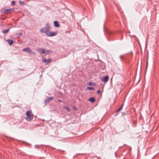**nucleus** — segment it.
Returning a JSON list of instances; mask_svg holds the SVG:
<instances>
[{
	"label": "nucleus",
	"mask_w": 159,
	"mask_h": 159,
	"mask_svg": "<svg viewBox=\"0 0 159 159\" xmlns=\"http://www.w3.org/2000/svg\"><path fill=\"white\" fill-rule=\"evenodd\" d=\"M120 58L121 59H122L123 58V56H122V55L120 56Z\"/></svg>",
	"instance_id": "5701e85b"
},
{
	"label": "nucleus",
	"mask_w": 159,
	"mask_h": 159,
	"mask_svg": "<svg viewBox=\"0 0 159 159\" xmlns=\"http://www.w3.org/2000/svg\"><path fill=\"white\" fill-rule=\"evenodd\" d=\"M52 60L51 59H49L48 60H47V63H48V62H50L52 61Z\"/></svg>",
	"instance_id": "6ab92c4d"
},
{
	"label": "nucleus",
	"mask_w": 159,
	"mask_h": 159,
	"mask_svg": "<svg viewBox=\"0 0 159 159\" xmlns=\"http://www.w3.org/2000/svg\"><path fill=\"white\" fill-rule=\"evenodd\" d=\"M44 102L45 103V105H46L47 103H48L47 101L46 100V99L45 100Z\"/></svg>",
	"instance_id": "412c9836"
},
{
	"label": "nucleus",
	"mask_w": 159,
	"mask_h": 159,
	"mask_svg": "<svg viewBox=\"0 0 159 159\" xmlns=\"http://www.w3.org/2000/svg\"><path fill=\"white\" fill-rule=\"evenodd\" d=\"M54 98V97H49L48 98L46 99V100L47 101V102L48 103L49 101L52 100Z\"/></svg>",
	"instance_id": "1a4fd4ad"
},
{
	"label": "nucleus",
	"mask_w": 159,
	"mask_h": 159,
	"mask_svg": "<svg viewBox=\"0 0 159 159\" xmlns=\"http://www.w3.org/2000/svg\"><path fill=\"white\" fill-rule=\"evenodd\" d=\"M97 93H100V91L99 90H98L97 91Z\"/></svg>",
	"instance_id": "4be33fe9"
},
{
	"label": "nucleus",
	"mask_w": 159,
	"mask_h": 159,
	"mask_svg": "<svg viewBox=\"0 0 159 159\" xmlns=\"http://www.w3.org/2000/svg\"><path fill=\"white\" fill-rule=\"evenodd\" d=\"M9 29H7L5 30H2V33L3 34H6L8 33L9 31Z\"/></svg>",
	"instance_id": "9b49d317"
},
{
	"label": "nucleus",
	"mask_w": 159,
	"mask_h": 159,
	"mask_svg": "<svg viewBox=\"0 0 159 159\" xmlns=\"http://www.w3.org/2000/svg\"><path fill=\"white\" fill-rule=\"evenodd\" d=\"M19 4L20 5H24L25 4L24 2L21 1H19Z\"/></svg>",
	"instance_id": "f3484780"
},
{
	"label": "nucleus",
	"mask_w": 159,
	"mask_h": 159,
	"mask_svg": "<svg viewBox=\"0 0 159 159\" xmlns=\"http://www.w3.org/2000/svg\"><path fill=\"white\" fill-rule=\"evenodd\" d=\"M42 61L43 62L47 63V60L46 59H44V58H43L42 59Z\"/></svg>",
	"instance_id": "a211bd4d"
},
{
	"label": "nucleus",
	"mask_w": 159,
	"mask_h": 159,
	"mask_svg": "<svg viewBox=\"0 0 159 159\" xmlns=\"http://www.w3.org/2000/svg\"><path fill=\"white\" fill-rule=\"evenodd\" d=\"M74 109H75V110H76V109L75 107H74Z\"/></svg>",
	"instance_id": "cd10ccee"
},
{
	"label": "nucleus",
	"mask_w": 159,
	"mask_h": 159,
	"mask_svg": "<svg viewBox=\"0 0 159 159\" xmlns=\"http://www.w3.org/2000/svg\"><path fill=\"white\" fill-rule=\"evenodd\" d=\"M54 25L55 27H58L60 26V24L57 21H55L54 22Z\"/></svg>",
	"instance_id": "423d86ee"
},
{
	"label": "nucleus",
	"mask_w": 159,
	"mask_h": 159,
	"mask_svg": "<svg viewBox=\"0 0 159 159\" xmlns=\"http://www.w3.org/2000/svg\"><path fill=\"white\" fill-rule=\"evenodd\" d=\"M43 53L45 55H48L49 54V51L47 50H43Z\"/></svg>",
	"instance_id": "6e6552de"
},
{
	"label": "nucleus",
	"mask_w": 159,
	"mask_h": 159,
	"mask_svg": "<svg viewBox=\"0 0 159 159\" xmlns=\"http://www.w3.org/2000/svg\"><path fill=\"white\" fill-rule=\"evenodd\" d=\"M21 34H22L21 33H20V35H21Z\"/></svg>",
	"instance_id": "c85d7f7f"
},
{
	"label": "nucleus",
	"mask_w": 159,
	"mask_h": 159,
	"mask_svg": "<svg viewBox=\"0 0 159 159\" xmlns=\"http://www.w3.org/2000/svg\"><path fill=\"white\" fill-rule=\"evenodd\" d=\"M146 65L147 66H148V65H147V64H146Z\"/></svg>",
	"instance_id": "c756f323"
},
{
	"label": "nucleus",
	"mask_w": 159,
	"mask_h": 159,
	"mask_svg": "<svg viewBox=\"0 0 159 159\" xmlns=\"http://www.w3.org/2000/svg\"><path fill=\"white\" fill-rule=\"evenodd\" d=\"M89 101L92 102H94L95 101V99L94 97H92L89 99Z\"/></svg>",
	"instance_id": "9d476101"
},
{
	"label": "nucleus",
	"mask_w": 159,
	"mask_h": 159,
	"mask_svg": "<svg viewBox=\"0 0 159 159\" xmlns=\"http://www.w3.org/2000/svg\"><path fill=\"white\" fill-rule=\"evenodd\" d=\"M43 50H44V49L42 48H39L37 49V51L39 52L40 53H43L42 52Z\"/></svg>",
	"instance_id": "4468645a"
},
{
	"label": "nucleus",
	"mask_w": 159,
	"mask_h": 159,
	"mask_svg": "<svg viewBox=\"0 0 159 159\" xmlns=\"http://www.w3.org/2000/svg\"><path fill=\"white\" fill-rule=\"evenodd\" d=\"M108 76L107 75L104 77L101 80L102 82L104 83H106L108 81Z\"/></svg>",
	"instance_id": "39448f33"
},
{
	"label": "nucleus",
	"mask_w": 159,
	"mask_h": 159,
	"mask_svg": "<svg viewBox=\"0 0 159 159\" xmlns=\"http://www.w3.org/2000/svg\"><path fill=\"white\" fill-rule=\"evenodd\" d=\"M57 34V31L51 32L49 31L47 35L49 37H52L55 36Z\"/></svg>",
	"instance_id": "20e7f679"
},
{
	"label": "nucleus",
	"mask_w": 159,
	"mask_h": 159,
	"mask_svg": "<svg viewBox=\"0 0 159 159\" xmlns=\"http://www.w3.org/2000/svg\"><path fill=\"white\" fill-rule=\"evenodd\" d=\"M15 2L14 1H12L11 2V5L13 6L15 5Z\"/></svg>",
	"instance_id": "aec40b11"
},
{
	"label": "nucleus",
	"mask_w": 159,
	"mask_h": 159,
	"mask_svg": "<svg viewBox=\"0 0 159 159\" xmlns=\"http://www.w3.org/2000/svg\"><path fill=\"white\" fill-rule=\"evenodd\" d=\"M58 101L59 102H61V100L60 99H58Z\"/></svg>",
	"instance_id": "393cba45"
},
{
	"label": "nucleus",
	"mask_w": 159,
	"mask_h": 159,
	"mask_svg": "<svg viewBox=\"0 0 159 159\" xmlns=\"http://www.w3.org/2000/svg\"><path fill=\"white\" fill-rule=\"evenodd\" d=\"M124 106V104H123L121 105V106L120 107V108H119V109H118L117 110V111H116V112H119V111H120L121 109H122V108L123 106Z\"/></svg>",
	"instance_id": "ddd939ff"
},
{
	"label": "nucleus",
	"mask_w": 159,
	"mask_h": 159,
	"mask_svg": "<svg viewBox=\"0 0 159 159\" xmlns=\"http://www.w3.org/2000/svg\"><path fill=\"white\" fill-rule=\"evenodd\" d=\"M26 120L28 121H30L33 118L34 115L31 113V111H27L26 113Z\"/></svg>",
	"instance_id": "f03ea898"
},
{
	"label": "nucleus",
	"mask_w": 159,
	"mask_h": 159,
	"mask_svg": "<svg viewBox=\"0 0 159 159\" xmlns=\"http://www.w3.org/2000/svg\"><path fill=\"white\" fill-rule=\"evenodd\" d=\"M89 84H90V85H91V84H92V83H91V82H89Z\"/></svg>",
	"instance_id": "bb28decb"
},
{
	"label": "nucleus",
	"mask_w": 159,
	"mask_h": 159,
	"mask_svg": "<svg viewBox=\"0 0 159 159\" xmlns=\"http://www.w3.org/2000/svg\"><path fill=\"white\" fill-rule=\"evenodd\" d=\"M37 145H35V148H37Z\"/></svg>",
	"instance_id": "a878e982"
},
{
	"label": "nucleus",
	"mask_w": 159,
	"mask_h": 159,
	"mask_svg": "<svg viewBox=\"0 0 159 159\" xmlns=\"http://www.w3.org/2000/svg\"><path fill=\"white\" fill-rule=\"evenodd\" d=\"M50 28L51 27L49 23H47L45 27L41 28L40 30V32L43 33H45L47 35L50 30Z\"/></svg>",
	"instance_id": "f257e3e1"
},
{
	"label": "nucleus",
	"mask_w": 159,
	"mask_h": 159,
	"mask_svg": "<svg viewBox=\"0 0 159 159\" xmlns=\"http://www.w3.org/2000/svg\"><path fill=\"white\" fill-rule=\"evenodd\" d=\"M64 107V108H65V109H66L67 110V111H70V108H69L67 107L64 106V107Z\"/></svg>",
	"instance_id": "dca6fc26"
},
{
	"label": "nucleus",
	"mask_w": 159,
	"mask_h": 159,
	"mask_svg": "<svg viewBox=\"0 0 159 159\" xmlns=\"http://www.w3.org/2000/svg\"><path fill=\"white\" fill-rule=\"evenodd\" d=\"M22 51L23 52H25L27 53H31L34 55H35V53L34 52H33L31 50V49L29 47H27L24 49H23L22 50Z\"/></svg>",
	"instance_id": "7ed1b4c3"
},
{
	"label": "nucleus",
	"mask_w": 159,
	"mask_h": 159,
	"mask_svg": "<svg viewBox=\"0 0 159 159\" xmlns=\"http://www.w3.org/2000/svg\"><path fill=\"white\" fill-rule=\"evenodd\" d=\"M7 41L10 45H12L13 43V41L12 40L9 39Z\"/></svg>",
	"instance_id": "f8f14e48"
},
{
	"label": "nucleus",
	"mask_w": 159,
	"mask_h": 159,
	"mask_svg": "<svg viewBox=\"0 0 159 159\" xmlns=\"http://www.w3.org/2000/svg\"><path fill=\"white\" fill-rule=\"evenodd\" d=\"M146 65L147 66H148V65H147V64H146Z\"/></svg>",
	"instance_id": "7c9ffc66"
},
{
	"label": "nucleus",
	"mask_w": 159,
	"mask_h": 159,
	"mask_svg": "<svg viewBox=\"0 0 159 159\" xmlns=\"http://www.w3.org/2000/svg\"><path fill=\"white\" fill-rule=\"evenodd\" d=\"M108 32L109 34H111V32L110 31H109Z\"/></svg>",
	"instance_id": "b1692460"
},
{
	"label": "nucleus",
	"mask_w": 159,
	"mask_h": 159,
	"mask_svg": "<svg viewBox=\"0 0 159 159\" xmlns=\"http://www.w3.org/2000/svg\"><path fill=\"white\" fill-rule=\"evenodd\" d=\"M14 10V9L10 8L9 9H7L5 11V13L6 14H8L9 13L10 11H12Z\"/></svg>",
	"instance_id": "0eeeda50"
},
{
	"label": "nucleus",
	"mask_w": 159,
	"mask_h": 159,
	"mask_svg": "<svg viewBox=\"0 0 159 159\" xmlns=\"http://www.w3.org/2000/svg\"><path fill=\"white\" fill-rule=\"evenodd\" d=\"M87 89L89 90H92L94 89L93 88L91 87H87Z\"/></svg>",
	"instance_id": "2eb2a0df"
}]
</instances>
